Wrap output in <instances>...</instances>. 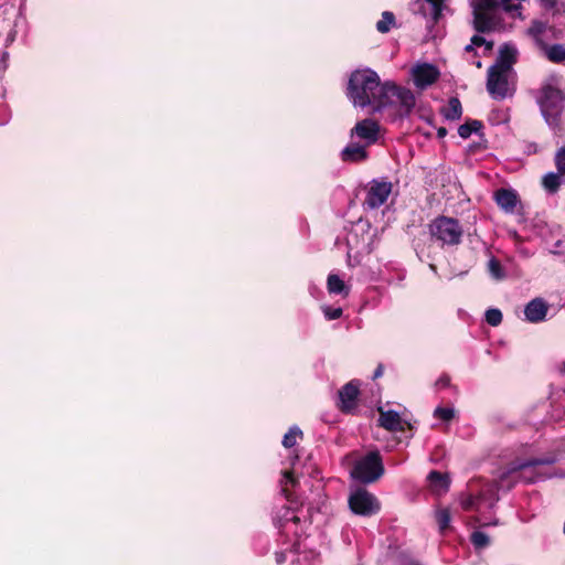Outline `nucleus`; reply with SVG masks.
Masks as SVG:
<instances>
[{
  "mask_svg": "<svg viewBox=\"0 0 565 565\" xmlns=\"http://www.w3.org/2000/svg\"><path fill=\"white\" fill-rule=\"evenodd\" d=\"M347 95L354 107H371L373 111H379L394 106L399 116L408 115L415 106V96L409 89L392 82L381 83L377 73L371 68H359L351 73Z\"/></svg>",
  "mask_w": 565,
  "mask_h": 565,
  "instance_id": "1",
  "label": "nucleus"
},
{
  "mask_svg": "<svg viewBox=\"0 0 565 565\" xmlns=\"http://www.w3.org/2000/svg\"><path fill=\"white\" fill-rule=\"evenodd\" d=\"M518 58V50L514 45L504 44L500 47L499 56L494 65L488 71L487 88L495 99H503L514 92L513 65Z\"/></svg>",
  "mask_w": 565,
  "mask_h": 565,
  "instance_id": "2",
  "label": "nucleus"
},
{
  "mask_svg": "<svg viewBox=\"0 0 565 565\" xmlns=\"http://www.w3.org/2000/svg\"><path fill=\"white\" fill-rule=\"evenodd\" d=\"M377 239V228L372 227L366 221H358L347 236L349 265L360 264L361 258L374 249Z\"/></svg>",
  "mask_w": 565,
  "mask_h": 565,
  "instance_id": "3",
  "label": "nucleus"
},
{
  "mask_svg": "<svg viewBox=\"0 0 565 565\" xmlns=\"http://www.w3.org/2000/svg\"><path fill=\"white\" fill-rule=\"evenodd\" d=\"M471 6L475 17V26L478 31H489L497 25V11L501 6L507 12H515L520 15L519 4H512L511 0H501L499 3L497 0H471Z\"/></svg>",
  "mask_w": 565,
  "mask_h": 565,
  "instance_id": "4",
  "label": "nucleus"
},
{
  "mask_svg": "<svg viewBox=\"0 0 565 565\" xmlns=\"http://www.w3.org/2000/svg\"><path fill=\"white\" fill-rule=\"evenodd\" d=\"M384 473L381 456L377 451H371L354 462L350 472L351 477L362 483H372Z\"/></svg>",
  "mask_w": 565,
  "mask_h": 565,
  "instance_id": "5",
  "label": "nucleus"
},
{
  "mask_svg": "<svg viewBox=\"0 0 565 565\" xmlns=\"http://www.w3.org/2000/svg\"><path fill=\"white\" fill-rule=\"evenodd\" d=\"M539 104L548 125L556 124V117L565 108V97L558 87L546 84L542 87Z\"/></svg>",
  "mask_w": 565,
  "mask_h": 565,
  "instance_id": "6",
  "label": "nucleus"
},
{
  "mask_svg": "<svg viewBox=\"0 0 565 565\" xmlns=\"http://www.w3.org/2000/svg\"><path fill=\"white\" fill-rule=\"evenodd\" d=\"M348 502L350 510L361 516H372L381 510L376 495L361 487L351 490Z\"/></svg>",
  "mask_w": 565,
  "mask_h": 565,
  "instance_id": "7",
  "label": "nucleus"
},
{
  "mask_svg": "<svg viewBox=\"0 0 565 565\" xmlns=\"http://www.w3.org/2000/svg\"><path fill=\"white\" fill-rule=\"evenodd\" d=\"M430 235L438 242L448 245H456L462 236V228L459 223L450 217H438L429 226Z\"/></svg>",
  "mask_w": 565,
  "mask_h": 565,
  "instance_id": "8",
  "label": "nucleus"
},
{
  "mask_svg": "<svg viewBox=\"0 0 565 565\" xmlns=\"http://www.w3.org/2000/svg\"><path fill=\"white\" fill-rule=\"evenodd\" d=\"M413 84L418 89H425L433 85L440 76L439 70L430 63L418 62L411 68Z\"/></svg>",
  "mask_w": 565,
  "mask_h": 565,
  "instance_id": "9",
  "label": "nucleus"
},
{
  "mask_svg": "<svg viewBox=\"0 0 565 565\" xmlns=\"http://www.w3.org/2000/svg\"><path fill=\"white\" fill-rule=\"evenodd\" d=\"M379 424L384 429L396 433L404 431L406 428H412L411 424L404 419L397 412L379 407Z\"/></svg>",
  "mask_w": 565,
  "mask_h": 565,
  "instance_id": "10",
  "label": "nucleus"
},
{
  "mask_svg": "<svg viewBox=\"0 0 565 565\" xmlns=\"http://www.w3.org/2000/svg\"><path fill=\"white\" fill-rule=\"evenodd\" d=\"M391 192V182L373 181L367 193L366 203L373 209L379 207L387 201Z\"/></svg>",
  "mask_w": 565,
  "mask_h": 565,
  "instance_id": "11",
  "label": "nucleus"
},
{
  "mask_svg": "<svg viewBox=\"0 0 565 565\" xmlns=\"http://www.w3.org/2000/svg\"><path fill=\"white\" fill-rule=\"evenodd\" d=\"M359 390L360 382L351 381L339 391V407L341 408V411L349 413L355 408L359 396Z\"/></svg>",
  "mask_w": 565,
  "mask_h": 565,
  "instance_id": "12",
  "label": "nucleus"
},
{
  "mask_svg": "<svg viewBox=\"0 0 565 565\" xmlns=\"http://www.w3.org/2000/svg\"><path fill=\"white\" fill-rule=\"evenodd\" d=\"M379 135V125L372 119L359 121L351 130V137H358L363 140L365 146L376 141Z\"/></svg>",
  "mask_w": 565,
  "mask_h": 565,
  "instance_id": "13",
  "label": "nucleus"
},
{
  "mask_svg": "<svg viewBox=\"0 0 565 565\" xmlns=\"http://www.w3.org/2000/svg\"><path fill=\"white\" fill-rule=\"evenodd\" d=\"M552 30L545 22L540 20H533L529 29L526 30V35L534 42V44L542 50L547 44L550 40V33Z\"/></svg>",
  "mask_w": 565,
  "mask_h": 565,
  "instance_id": "14",
  "label": "nucleus"
},
{
  "mask_svg": "<svg viewBox=\"0 0 565 565\" xmlns=\"http://www.w3.org/2000/svg\"><path fill=\"white\" fill-rule=\"evenodd\" d=\"M547 310V303L541 298H535L526 305L524 315L527 321L536 323L545 319Z\"/></svg>",
  "mask_w": 565,
  "mask_h": 565,
  "instance_id": "15",
  "label": "nucleus"
},
{
  "mask_svg": "<svg viewBox=\"0 0 565 565\" xmlns=\"http://www.w3.org/2000/svg\"><path fill=\"white\" fill-rule=\"evenodd\" d=\"M427 480L430 491L437 495L446 493L450 486V479L448 475H443L437 471H431L428 475Z\"/></svg>",
  "mask_w": 565,
  "mask_h": 565,
  "instance_id": "16",
  "label": "nucleus"
},
{
  "mask_svg": "<svg viewBox=\"0 0 565 565\" xmlns=\"http://www.w3.org/2000/svg\"><path fill=\"white\" fill-rule=\"evenodd\" d=\"M498 205L507 213H512L518 204V195L514 191L501 189L495 193Z\"/></svg>",
  "mask_w": 565,
  "mask_h": 565,
  "instance_id": "17",
  "label": "nucleus"
},
{
  "mask_svg": "<svg viewBox=\"0 0 565 565\" xmlns=\"http://www.w3.org/2000/svg\"><path fill=\"white\" fill-rule=\"evenodd\" d=\"M366 158L365 143L356 145L351 143L342 151V159L344 161L359 162Z\"/></svg>",
  "mask_w": 565,
  "mask_h": 565,
  "instance_id": "18",
  "label": "nucleus"
},
{
  "mask_svg": "<svg viewBox=\"0 0 565 565\" xmlns=\"http://www.w3.org/2000/svg\"><path fill=\"white\" fill-rule=\"evenodd\" d=\"M327 289L330 294H342L343 296L349 295V287L345 282L335 274H330L327 279Z\"/></svg>",
  "mask_w": 565,
  "mask_h": 565,
  "instance_id": "19",
  "label": "nucleus"
},
{
  "mask_svg": "<svg viewBox=\"0 0 565 565\" xmlns=\"http://www.w3.org/2000/svg\"><path fill=\"white\" fill-rule=\"evenodd\" d=\"M548 60L553 62H562L565 61V45H552L547 44L542 49Z\"/></svg>",
  "mask_w": 565,
  "mask_h": 565,
  "instance_id": "20",
  "label": "nucleus"
},
{
  "mask_svg": "<svg viewBox=\"0 0 565 565\" xmlns=\"http://www.w3.org/2000/svg\"><path fill=\"white\" fill-rule=\"evenodd\" d=\"M435 519L438 524L439 531L444 532L449 527L451 521V513L448 508H437L435 511Z\"/></svg>",
  "mask_w": 565,
  "mask_h": 565,
  "instance_id": "21",
  "label": "nucleus"
},
{
  "mask_svg": "<svg viewBox=\"0 0 565 565\" xmlns=\"http://www.w3.org/2000/svg\"><path fill=\"white\" fill-rule=\"evenodd\" d=\"M462 109L461 104L458 98H451L444 109V115L447 119H459L461 116Z\"/></svg>",
  "mask_w": 565,
  "mask_h": 565,
  "instance_id": "22",
  "label": "nucleus"
},
{
  "mask_svg": "<svg viewBox=\"0 0 565 565\" xmlns=\"http://www.w3.org/2000/svg\"><path fill=\"white\" fill-rule=\"evenodd\" d=\"M541 4L553 15L565 13V1L563 0H542Z\"/></svg>",
  "mask_w": 565,
  "mask_h": 565,
  "instance_id": "23",
  "label": "nucleus"
},
{
  "mask_svg": "<svg viewBox=\"0 0 565 565\" xmlns=\"http://www.w3.org/2000/svg\"><path fill=\"white\" fill-rule=\"evenodd\" d=\"M300 513H301V511L296 513L289 509H286L285 513L280 520L281 526H284L287 530H291V527L296 526L300 522V520H301V516L299 515Z\"/></svg>",
  "mask_w": 565,
  "mask_h": 565,
  "instance_id": "24",
  "label": "nucleus"
},
{
  "mask_svg": "<svg viewBox=\"0 0 565 565\" xmlns=\"http://www.w3.org/2000/svg\"><path fill=\"white\" fill-rule=\"evenodd\" d=\"M302 437V431L298 427H291L284 436L282 445L286 448L294 447Z\"/></svg>",
  "mask_w": 565,
  "mask_h": 565,
  "instance_id": "25",
  "label": "nucleus"
},
{
  "mask_svg": "<svg viewBox=\"0 0 565 565\" xmlns=\"http://www.w3.org/2000/svg\"><path fill=\"white\" fill-rule=\"evenodd\" d=\"M395 23V18L392 12L385 11L382 13L381 20L376 23V30L381 33H386Z\"/></svg>",
  "mask_w": 565,
  "mask_h": 565,
  "instance_id": "26",
  "label": "nucleus"
},
{
  "mask_svg": "<svg viewBox=\"0 0 565 565\" xmlns=\"http://www.w3.org/2000/svg\"><path fill=\"white\" fill-rule=\"evenodd\" d=\"M542 184L548 192H555L561 184V177L556 173H548L543 178Z\"/></svg>",
  "mask_w": 565,
  "mask_h": 565,
  "instance_id": "27",
  "label": "nucleus"
},
{
  "mask_svg": "<svg viewBox=\"0 0 565 565\" xmlns=\"http://www.w3.org/2000/svg\"><path fill=\"white\" fill-rule=\"evenodd\" d=\"M471 542L476 548H484L490 544V539L486 533L476 531L471 534Z\"/></svg>",
  "mask_w": 565,
  "mask_h": 565,
  "instance_id": "28",
  "label": "nucleus"
},
{
  "mask_svg": "<svg viewBox=\"0 0 565 565\" xmlns=\"http://www.w3.org/2000/svg\"><path fill=\"white\" fill-rule=\"evenodd\" d=\"M480 128V122L477 120H472L470 122H466L461 125L458 129V134L461 138H468L471 136L473 131H477Z\"/></svg>",
  "mask_w": 565,
  "mask_h": 565,
  "instance_id": "29",
  "label": "nucleus"
},
{
  "mask_svg": "<svg viewBox=\"0 0 565 565\" xmlns=\"http://www.w3.org/2000/svg\"><path fill=\"white\" fill-rule=\"evenodd\" d=\"M488 269H489V273L492 276V278H494L497 280H501L504 278V271H503L500 263L497 259L491 258L489 260Z\"/></svg>",
  "mask_w": 565,
  "mask_h": 565,
  "instance_id": "30",
  "label": "nucleus"
},
{
  "mask_svg": "<svg viewBox=\"0 0 565 565\" xmlns=\"http://www.w3.org/2000/svg\"><path fill=\"white\" fill-rule=\"evenodd\" d=\"M476 46V47H483V51L484 52H489L491 51L492 49V43L490 42H487L484 40V38L480 36V35H475L472 39H471V44L467 45L466 46V51H470L472 50V47Z\"/></svg>",
  "mask_w": 565,
  "mask_h": 565,
  "instance_id": "31",
  "label": "nucleus"
},
{
  "mask_svg": "<svg viewBox=\"0 0 565 565\" xmlns=\"http://www.w3.org/2000/svg\"><path fill=\"white\" fill-rule=\"evenodd\" d=\"M486 320L490 326L497 327L502 321V313L499 309H489L486 312Z\"/></svg>",
  "mask_w": 565,
  "mask_h": 565,
  "instance_id": "32",
  "label": "nucleus"
},
{
  "mask_svg": "<svg viewBox=\"0 0 565 565\" xmlns=\"http://www.w3.org/2000/svg\"><path fill=\"white\" fill-rule=\"evenodd\" d=\"M434 415H435V417H437L439 419H443L445 422H449L455 416V409L450 408V407H446V408L438 407V408L435 409Z\"/></svg>",
  "mask_w": 565,
  "mask_h": 565,
  "instance_id": "33",
  "label": "nucleus"
},
{
  "mask_svg": "<svg viewBox=\"0 0 565 565\" xmlns=\"http://www.w3.org/2000/svg\"><path fill=\"white\" fill-rule=\"evenodd\" d=\"M478 503L479 499L471 494H467L460 499V505L465 510L478 509Z\"/></svg>",
  "mask_w": 565,
  "mask_h": 565,
  "instance_id": "34",
  "label": "nucleus"
},
{
  "mask_svg": "<svg viewBox=\"0 0 565 565\" xmlns=\"http://www.w3.org/2000/svg\"><path fill=\"white\" fill-rule=\"evenodd\" d=\"M321 310L326 317L327 320H335L339 319L342 316V309L341 308H332L329 306H322Z\"/></svg>",
  "mask_w": 565,
  "mask_h": 565,
  "instance_id": "35",
  "label": "nucleus"
},
{
  "mask_svg": "<svg viewBox=\"0 0 565 565\" xmlns=\"http://www.w3.org/2000/svg\"><path fill=\"white\" fill-rule=\"evenodd\" d=\"M430 7H431V15L434 20H437L443 10H444V3L446 0H426Z\"/></svg>",
  "mask_w": 565,
  "mask_h": 565,
  "instance_id": "36",
  "label": "nucleus"
},
{
  "mask_svg": "<svg viewBox=\"0 0 565 565\" xmlns=\"http://www.w3.org/2000/svg\"><path fill=\"white\" fill-rule=\"evenodd\" d=\"M556 166L562 174H565V146L556 153Z\"/></svg>",
  "mask_w": 565,
  "mask_h": 565,
  "instance_id": "37",
  "label": "nucleus"
},
{
  "mask_svg": "<svg viewBox=\"0 0 565 565\" xmlns=\"http://www.w3.org/2000/svg\"><path fill=\"white\" fill-rule=\"evenodd\" d=\"M296 482L294 476H292V472L291 471H288L286 470L284 473H282V480H281V483H282V491L284 492H287V487L290 484V486H294Z\"/></svg>",
  "mask_w": 565,
  "mask_h": 565,
  "instance_id": "38",
  "label": "nucleus"
},
{
  "mask_svg": "<svg viewBox=\"0 0 565 565\" xmlns=\"http://www.w3.org/2000/svg\"><path fill=\"white\" fill-rule=\"evenodd\" d=\"M438 135H439L440 137L445 136V135H446V129H445V128H440V129L438 130Z\"/></svg>",
  "mask_w": 565,
  "mask_h": 565,
  "instance_id": "39",
  "label": "nucleus"
},
{
  "mask_svg": "<svg viewBox=\"0 0 565 565\" xmlns=\"http://www.w3.org/2000/svg\"><path fill=\"white\" fill-rule=\"evenodd\" d=\"M382 375V370L381 369H377L374 376L377 377V376H381Z\"/></svg>",
  "mask_w": 565,
  "mask_h": 565,
  "instance_id": "40",
  "label": "nucleus"
},
{
  "mask_svg": "<svg viewBox=\"0 0 565 565\" xmlns=\"http://www.w3.org/2000/svg\"><path fill=\"white\" fill-rule=\"evenodd\" d=\"M476 65H477V67H479V68H480V67H481V62H480V61H478V62L476 63Z\"/></svg>",
  "mask_w": 565,
  "mask_h": 565,
  "instance_id": "41",
  "label": "nucleus"
},
{
  "mask_svg": "<svg viewBox=\"0 0 565 565\" xmlns=\"http://www.w3.org/2000/svg\"><path fill=\"white\" fill-rule=\"evenodd\" d=\"M522 468H523L524 470H526V469L529 468V466H527V465H524Z\"/></svg>",
  "mask_w": 565,
  "mask_h": 565,
  "instance_id": "42",
  "label": "nucleus"
},
{
  "mask_svg": "<svg viewBox=\"0 0 565 565\" xmlns=\"http://www.w3.org/2000/svg\"><path fill=\"white\" fill-rule=\"evenodd\" d=\"M564 532H565V522H564Z\"/></svg>",
  "mask_w": 565,
  "mask_h": 565,
  "instance_id": "43",
  "label": "nucleus"
}]
</instances>
